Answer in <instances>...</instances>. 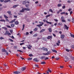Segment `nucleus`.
Segmentation results:
<instances>
[{
  "label": "nucleus",
  "mask_w": 74,
  "mask_h": 74,
  "mask_svg": "<svg viewBox=\"0 0 74 74\" xmlns=\"http://www.w3.org/2000/svg\"><path fill=\"white\" fill-rule=\"evenodd\" d=\"M2 52H5V49H2Z\"/></svg>",
  "instance_id": "obj_37"
},
{
  "label": "nucleus",
  "mask_w": 74,
  "mask_h": 74,
  "mask_svg": "<svg viewBox=\"0 0 74 74\" xmlns=\"http://www.w3.org/2000/svg\"><path fill=\"white\" fill-rule=\"evenodd\" d=\"M29 56H30V57H32L33 56V55L32 54H30L29 55Z\"/></svg>",
  "instance_id": "obj_22"
},
{
  "label": "nucleus",
  "mask_w": 74,
  "mask_h": 74,
  "mask_svg": "<svg viewBox=\"0 0 74 74\" xmlns=\"http://www.w3.org/2000/svg\"><path fill=\"white\" fill-rule=\"evenodd\" d=\"M14 18H17V16H16L14 15Z\"/></svg>",
  "instance_id": "obj_52"
},
{
  "label": "nucleus",
  "mask_w": 74,
  "mask_h": 74,
  "mask_svg": "<svg viewBox=\"0 0 74 74\" xmlns=\"http://www.w3.org/2000/svg\"><path fill=\"white\" fill-rule=\"evenodd\" d=\"M47 39H50V38H52V36H49L48 37H47Z\"/></svg>",
  "instance_id": "obj_13"
},
{
  "label": "nucleus",
  "mask_w": 74,
  "mask_h": 74,
  "mask_svg": "<svg viewBox=\"0 0 74 74\" xmlns=\"http://www.w3.org/2000/svg\"><path fill=\"white\" fill-rule=\"evenodd\" d=\"M70 57H71V58L72 59L74 60V57H72V56H71Z\"/></svg>",
  "instance_id": "obj_49"
},
{
  "label": "nucleus",
  "mask_w": 74,
  "mask_h": 74,
  "mask_svg": "<svg viewBox=\"0 0 74 74\" xmlns=\"http://www.w3.org/2000/svg\"><path fill=\"white\" fill-rule=\"evenodd\" d=\"M18 6H19V5H16L13 6V8H16V7H18Z\"/></svg>",
  "instance_id": "obj_19"
},
{
  "label": "nucleus",
  "mask_w": 74,
  "mask_h": 74,
  "mask_svg": "<svg viewBox=\"0 0 74 74\" xmlns=\"http://www.w3.org/2000/svg\"><path fill=\"white\" fill-rule=\"evenodd\" d=\"M51 51L53 52H55L56 53H57V51H56V50H55L54 49H52Z\"/></svg>",
  "instance_id": "obj_12"
},
{
  "label": "nucleus",
  "mask_w": 74,
  "mask_h": 74,
  "mask_svg": "<svg viewBox=\"0 0 74 74\" xmlns=\"http://www.w3.org/2000/svg\"><path fill=\"white\" fill-rule=\"evenodd\" d=\"M5 3H7L8 2V0H5L4 1Z\"/></svg>",
  "instance_id": "obj_61"
},
{
  "label": "nucleus",
  "mask_w": 74,
  "mask_h": 74,
  "mask_svg": "<svg viewBox=\"0 0 74 74\" xmlns=\"http://www.w3.org/2000/svg\"><path fill=\"white\" fill-rule=\"evenodd\" d=\"M34 60L35 61V62H38L39 60H38L36 58H34Z\"/></svg>",
  "instance_id": "obj_14"
},
{
  "label": "nucleus",
  "mask_w": 74,
  "mask_h": 74,
  "mask_svg": "<svg viewBox=\"0 0 74 74\" xmlns=\"http://www.w3.org/2000/svg\"><path fill=\"white\" fill-rule=\"evenodd\" d=\"M28 60H32V58H29L27 59Z\"/></svg>",
  "instance_id": "obj_29"
},
{
  "label": "nucleus",
  "mask_w": 74,
  "mask_h": 74,
  "mask_svg": "<svg viewBox=\"0 0 74 74\" xmlns=\"http://www.w3.org/2000/svg\"><path fill=\"white\" fill-rule=\"evenodd\" d=\"M65 8V6H63V7H62V8H63V9H64V8Z\"/></svg>",
  "instance_id": "obj_63"
},
{
  "label": "nucleus",
  "mask_w": 74,
  "mask_h": 74,
  "mask_svg": "<svg viewBox=\"0 0 74 74\" xmlns=\"http://www.w3.org/2000/svg\"><path fill=\"white\" fill-rule=\"evenodd\" d=\"M42 50H43V51H47H47H48V49H47V48H46L43 47L42 48Z\"/></svg>",
  "instance_id": "obj_4"
},
{
  "label": "nucleus",
  "mask_w": 74,
  "mask_h": 74,
  "mask_svg": "<svg viewBox=\"0 0 74 74\" xmlns=\"http://www.w3.org/2000/svg\"><path fill=\"white\" fill-rule=\"evenodd\" d=\"M58 7H61L62 6V4H59L58 5Z\"/></svg>",
  "instance_id": "obj_33"
},
{
  "label": "nucleus",
  "mask_w": 74,
  "mask_h": 74,
  "mask_svg": "<svg viewBox=\"0 0 74 74\" xmlns=\"http://www.w3.org/2000/svg\"><path fill=\"white\" fill-rule=\"evenodd\" d=\"M28 49H31V48L32 47V46L30 45H29L28 46H27Z\"/></svg>",
  "instance_id": "obj_5"
},
{
  "label": "nucleus",
  "mask_w": 74,
  "mask_h": 74,
  "mask_svg": "<svg viewBox=\"0 0 74 74\" xmlns=\"http://www.w3.org/2000/svg\"><path fill=\"white\" fill-rule=\"evenodd\" d=\"M46 22L47 23H49V24H50V25L52 24V22H49L48 21H46Z\"/></svg>",
  "instance_id": "obj_21"
},
{
  "label": "nucleus",
  "mask_w": 74,
  "mask_h": 74,
  "mask_svg": "<svg viewBox=\"0 0 74 74\" xmlns=\"http://www.w3.org/2000/svg\"><path fill=\"white\" fill-rule=\"evenodd\" d=\"M1 2H3L4 1V0H0Z\"/></svg>",
  "instance_id": "obj_64"
},
{
  "label": "nucleus",
  "mask_w": 74,
  "mask_h": 74,
  "mask_svg": "<svg viewBox=\"0 0 74 74\" xmlns=\"http://www.w3.org/2000/svg\"><path fill=\"white\" fill-rule=\"evenodd\" d=\"M65 60H69V58H67V57H66L65 58Z\"/></svg>",
  "instance_id": "obj_30"
},
{
  "label": "nucleus",
  "mask_w": 74,
  "mask_h": 74,
  "mask_svg": "<svg viewBox=\"0 0 74 74\" xmlns=\"http://www.w3.org/2000/svg\"><path fill=\"white\" fill-rule=\"evenodd\" d=\"M70 36L71 37H73V38H74V35H73L72 34H70Z\"/></svg>",
  "instance_id": "obj_27"
},
{
  "label": "nucleus",
  "mask_w": 74,
  "mask_h": 74,
  "mask_svg": "<svg viewBox=\"0 0 74 74\" xmlns=\"http://www.w3.org/2000/svg\"><path fill=\"white\" fill-rule=\"evenodd\" d=\"M49 32H52V29H51V28H49Z\"/></svg>",
  "instance_id": "obj_28"
},
{
  "label": "nucleus",
  "mask_w": 74,
  "mask_h": 74,
  "mask_svg": "<svg viewBox=\"0 0 74 74\" xmlns=\"http://www.w3.org/2000/svg\"><path fill=\"white\" fill-rule=\"evenodd\" d=\"M49 11L50 12H52V13L53 12V11L51 9H50L49 10Z\"/></svg>",
  "instance_id": "obj_35"
},
{
  "label": "nucleus",
  "mask_w": 74,
  "mask_h": 74,
  "mask_svg": "<svg viewBox=\"0 0 74 74\" xmlns=\"http://www.w3.org/2000/svg\"><path fill=\"white\" fill-rule=\"evenodd\" d=\"M50 54V53L48 51L47 52V53H46V55H49V54Z\"/></svg>",
  "instance_id": "obj_36"
},
{
  "label": "nucleus",
  "mask_w": 74,
  "mask_h": 74,
  "mask_svg": "<svg viewBox=\"0 0 74 74\" xmlns=\"http://www.w3.org/2000/svg\"><path fill=\"white\" fill-rule=\"evenodd\" d=\"M2 28L3 29H5V30H7V29L5 27H3Z\"/></svg>",
  "instance_id": "obj_46"
},
{
  "label": "nucleus",
  "mask_w": 74,
  "mask_h": 74,
  "mask_svg": "<svg viewBox=\"0 0 74 74\" xmlns=\"http://www.w3.org/2000/svg\"><path fill=\"white\" fill-rule=\"evenodd\" d=\"M39 23H40V25H37V26H38V27H40V26H42V25H43L44 23H42L41 22H39Z\"/></svg>",
  "instance_id": "obj_2"
},
{
  "label": "nucleus",
  "mask_w": 74,
  "mask_h": 74,
  "mask_svg": "<svg viewBox=\"0 0 74 74\" xmlns=\"http://www.w3.org/2000/svg\"><path fill=\"white\" fill-rule=\"evenodd\" d=\"M7 54V55H8V54H9L8 53V52H7V51H5V52Z\"/></svg>",
  "instance_id": "obj_40"
},
{
  "label": "nucleus",
  "mask_w": 74,
  "mask_h": 74,
  "mask_svg": "<svg viewBox=\"0 0 74 74\" xmlns=\"http://www.w3.org/2000/svg\"><path fill=\"white\" fill-rule=\"evenodd\" d=\"M43 55H47V53H43Z\"/></svg>",
  "instance_id": "obj_60"
},
{
  "label": "nucleus",
  "mask_w": 74,
  "mask_h": 74,
  "mask_svg": "<svg viewBox=\"0 0 74 74\" xmlns=\"http://www.w3.org/2000/svg\"><path fill=\"white\" fill-rule=\"evenodd\" d=\"M61 21L62 22H66V20L64 19V17L62 16L61 18Z\"/></svg>",
  "instance_id": "obj_3"
},
{
  "label": "nucleus",
  "mask_w": 74,
  "mask_h": 74,
  "mask_svg": "<svg viewBox=\"0 0 74 74\" xmlns=\"http://www.w3.org/2000/svg\"><path fill=\"white\" fill-rule=\"evenodd\" d=\"M54 21H55L56 22H58V20L57 19H55Z\"/></svg>",
  "instance_id": "obj_51"
},
{
  "label": "nucleus",
  "mask_w": 74,
  "mask_h": 74,
  "mask_svg": "<svg viewBox=\"0 0 74 74\" xmlns=\"http://www.w3.org/2000/svg\"><path fill=\"white\" fill-rule=\"evenodd\" d=\"M66 52H69L70 51V50L68 49H66Z\"/></svg>",
  "instance_id": "obj_31"
},
{
  "label": "nucleus",
  "mask_w": 74,
  "mask_h": 74,
  "mask_svg": "<svg viewBox=\"0 0 74 74\" xmlns=\"http://www.w3.org/2000/svg\"><path fill=\"white\" fill-rule=\"evenodd\" d=\"M25 24H23V28H25Z\"/></svg>",
  "instance_id": "obj_59"
},
{
  "label": "nucleus",
  "mask_w": 74,
  "mask_h": 74,
  "mask_svg": "<svg viewBox=\"0 0 74 74\" xmlns=\"http://www.w3.org/2000/svg\"><path fill=\"white\" fill-rule=\"evenodd\" d=\"M11 26L12 27H14L15 26V25L14 24H11Z\"/></svg>",
  "instance_id": "obj_26"
},
{
  "label": "nucleus",
  "mask_w": 74,
  "mask_h": 74,
  "mask_svg": "<svg viewBox=\"0 0 74 74\" xmlns=\"http://www.w3.org/2000/svg\"><path fill=\"white\" fill-rule=\"evenodd\" d=\"M66 14V12H62L61 13V14Z\"/></svg>",
  "instance_id": "obj_44"
},
{
  "label": "nucleus",
  "mask_w": 74,
  "mask_h": 74,
  "mask_svg": "<svg viewBox=\"0 0 74 74\" xmlns=\"http://www.w3.org/2000/svg\"><path fill=\"white\" fill-rule=\"evenodd\" d=\"M64 27L66 28V30H68L69 29V27H67V26L65 24Z\"/></svg>",
  "instance_id": "obj_7"
},
{
  "label": "nucleus",
  "mask_w": 74,
  "mask_h": 74,
  "mask_svg": "<svg viewBox=\"0 0 74 74\" xmlns=\"http://www.w3.org/2000/svg\"><path fill=\"white\" fill-rule=\"evenodd\" d=\"M6 27H8L9 28H11V27L9 25H6Z\"/></svg>",
  "instance_id": "obj_41"
},
{
  "label": "nucleus",
  "mask_w": 74,
  "mask_h": 74,
  "mask_svg": "<svg viewBox=\"0 0 74 74\" xmlns=\"http://www.w3.org/2000/svg\"><path fill=\"white\" fill-rule=\"evenodd\" d=\"M71 48H74V45H72L71 46Z\"/></svg>",
  "instance_id": "obj_54"
},
{
  "label": "nucleus",
  "mask_w": 74,
  "mask_h": 74,
  "mask_svg": "<svg viewBox=\"0 0 74 74\" xmlns=\"http://www.w3.org/2000/svg\"><path fill=\"white\" fill-rule=\"evenodd\" d=\"M9 40H10V41H11L12 42H13V40L11 39H9Z\"/></svg>",
  "instance_id": "obj_48"
},
{
  "label": "nucleus",
  "mask_w": 74,
  "mask_h": 74,
  "mask_svg": "<svg viewBox=\"0 0 74 74\" xmlns=\"http://www.w3.org/2000/svg\"><path fill=\"white\" fill-rule=\"evenodd\" d=\"M19 23V22L18 21H16L15 22V25H18Z\"/></svg>",
  "instance_id": "obj_24"
},
{
  "label": "nucleus",
  "mask_w": 74,
  "mask_h": 74,
  "mask_svg": "<svg viewBox=\"0 0 74 74\" xmlns=\"http://www.w3.org/2000/svg\"><path fill=\"white\" fill-rule=\"evenodd\" d=\"M45 59V57L44 56H42L40 58V59Z\"/></svg>",
  "instance_id": "obj_23"
},
{
  "label": "nucleus",
  "mask_w": 74,
  "mask_h": 74,
  "mask_svg": "<svg viewBox=\"0 0 74 74\" xmlns=\"http://www.w3.org/2000/svg\"><path fill=\"white\" fill-rule=\"evenodd\" d=\"M5 20L6 21H7L8 22L10 21H9V20L8 19H5Z\"/></svg>",
  "instance_id": "obj_56"
},
{
  "label": "nucleus",
  "mask_w": 74,
  "mask_h": 74,
  "mask_svg": "<svg viewBox=\"0 0 74 74\" xmlns=\"http://www.w3.org/2000/svg\"><path fill=\"white\" fill-rule=\"evenodd\" d=\"M60 40H58V43H56V44L57 45H58V46H59V44H60Z\"/></svg>",
  "instance_id": "obj_10"
},
{
  "label": "nucleus",
  "mask_w": 74,
  "mask_h": 74,
  "mask_svg": "<svg viewBox=\"0 0 74 74\" xmlns=\"http://www.w3.org/2000/svg\"><path fill=\"white\" fill-rule=\"evenodd\" d=\"M46 63L45 62L43 61L42 62H41V64H45Z\"/></svg>",
  "instance_id": "obj_18"
},
{
  "label": "nucleus",
  "mask_w": 74,
  "mask_h": 74,
  "mask_svg": "<svg viewBox=\"0 0 74 74\" xmlns=\"http://www.w3.org/2000/svg\"><path fill=\"white\" fill-rule=\"evenodd\" d=\"M15 20H16V19H14L13 20L11 21L10 22H9V23H13V22H15Z\"/></svg>",
  "instance_id": "obj_6"
},
{
  "label": "nucleus",
  "mask_w": 74,
  "mask_h": 74,
  "mask_svg": "<svg viewBox=\"0 0 74 74\" xmlns=\"http://www.w3.org/2000/svg\"><path fill=\"white\" fill-rule=\"evenodd\" d=\"M35 66L36 67H38V65L36 64V65H35Z\"/></svg>",
  "instance_id": "obj_55"
},
{
  "label": "nucleus",
  "mask_w": 74,
  "mask_h": 74,
  "mask_svg": "<svg viewBox=\"0 0 74 74\" xmlns=\"http://www.w3.org/2000/svg\"><path fill=\"white\" fill-rule=\"evenodd\" d=\"M26 69V67H23L21 69L22 71H24Z\"/></svg>",
  "instance_id": "obj_9"
},
{
  "label": "nucleus",
  "mask_w": 74,
  "mask_h": 74,
  "mask_svg": "<svg viewBox=\"0 0 74 74\" xmlns=\"http://www.w3.org/2000/svg\"><path fill=\"white\" fill-rule=\"evenodd\" d=\"M23 44H24V42H23L22 43H21L20 44V45H23Z\"/></svg>",
  "instance_id": "obj_53"
},
{
  "label": "nucleus",
  "mask_w": 74,
  "mask_h": 74,
  "mask_svg": "<svg viewBox=\"0 0 74 74\" xmlns=\"http://www.w3.org/2000/svg\"><path fill=\"white\" fill-rule=\"evenodd\" d=\"M67 21H69V22H71V20L70 19H68Z\"/></svg>",
  "instance_id": "obj_62"
},
{
  "label": "nucleus",
  "mask_w": 74,
  "mask_h": 74,
  "mask_svg": "<svg viewBox=\"0 0 74 74\" xmlns=\"http://www.w3.org/2000/svg\"><path fill=\"white\" fill-rule=\"evenodd\" d=\"M3 16L5 18H8V17L5 14H4Z\"/></svg>",
  "instance_id": "obj_25"
},
{
  "label": "nucleus",
  "mask_w": 74,
  "mask_h": 74,
  "mask_svg": "<svg viewBox=\"0 0 74 74\" xmlns=\"http://www.w3.org/2000/svg\"><path fill=\"white\" fill-rule=\"evenodd\" d=\"M72 9L71 8H70L69 10H68L69 11H71Z\"/></svg>",
  "instance_id": "obj_47"
},
{
  "label": "nucleus",
  "mask_w": 74,
  "mask_h": 74,
  "mask_svg": "<svg viewBox=\"0 0 74 74\" xmlns=\"http://www.w3.org/2000/svg\"><path fill=\"white\" fill-rule=\"evenodd\" d=\"M72 23H74V18L72 19Z\"/></svg>",
  "instance_id": "obj_45"
},
{
  "label": "nucleus",
  "mask_w": 74,
  "mask_h": 74,
  "mask_svg": "<svg viewBox=\"0 0 74 74\" xmlns=\"http://www.w3.org/2000/svg\"><path fill=\"white\" fill-rule=\"evenodd\" d=\"M11 12L10 11H8L7 12V13H8V14H9V15H11Z\"/></svg>",
  "instance_id": "obj_17"
},
{
  "label": "nucleus",
  "mask_w": 74,
  "mask_h": 74,
  "mask_svg": "<svg viewBox=\"0 0 74 74\" xmlns=\"http://www.w3.org/2000/svg\"><path fill=\"white\" fill-rule=\"evenodd\" d=\"M64 37V35H61V38H62V39H63V38Z\"/></svg>",
  "instance_id": "obj_16"
},
{
  "label": "nucleus",
  "mask_w": 74,
  "mask_h": 74,
  "mask_svg": "<svg viewBox=\"0 0 74 74\" xmlns=\"http://www.w3.org/2000/svg\"><path fill=\"white\" fill-rule=\"evenodd\" d=\"M8 36H11V33H8Z\"/></svg>",
  "instance_id": "obj_57"
},
{
  "label": "nucleus",
  "mask_w": 74,
  "mask_h": 74,
  "mask_svg": "<svg viewBox=\"0 0 74 74\" xmlns=\"http://www.w3.org/2000/svg\"><path fill=\"white\" fill-rule=\"evenodd\" d=\"M9 33V32H8V31H6L5 33V35H8V34Z\"/></svg>",
  "instance_id": "obj_15"
},
{
  "label": "nucleus",
  "mask_w": 74,
  "mask_h": 74,
  "mask_svg": "<svg viewBox=\"0 0 74 74\" xmlns=\"http://www.w3.org/2000/svg\"><path fill=\"white\" fill-rule=\"evenodd\" d=\"M4 38L2 37H0V40H4Z\"/></svg>",
  "instance_id": "obj_39"
},
{
  "label": "nucleus",
  "mask_w": 74,
  "mask_h": 74,
  "mask_svg": "<svg viewBox=\"0 0 74 74\" xmlns=\"http://www.w3.org/2000/svg\"><path fill=\"white\" fill-rule=\"evenodd\" d=\"M37 30V28H35L34 29V32H36Z\"/></svg>",
  "instance_id": "obj_34"
},
{
  "label": "nucleus",
  "mask_w": 74,
  "mask_h": 74,
  "mask_svg": "<svg viewBox=\"0 0 74 74\" xmlns=\"http://www.w3.org/2000/svg\"><path fill=\"white\" fill-rule=\"evenodd\" d=\"M31 10L30 9H29L28 8H24L23 9H22V10H20V12H24V11H30Z\"/></svg>",
  "instance_id": "obj_1"
},
{
  "label": "nucleus",
  "mask_w": 74,
  "mask_h": 74,
  "mask_svg": "<svg viewBox=\"0 0 74 74\" xmlns=\"http://www.w3.org/2000/svg\"><path fill=\"white\" fill-rule=\"evenodd\" d=\"M48 71H49V72H50V73H51V72H52V71H51V70H50V69H48Z\"/></svg>",
  "instance_id": "obj_43"
},
{
  "label": "nucleus",
  "mask_w": 74,
  "mask_h": 74,
  "mask_svg": "<svg viewBox=\"0 0 74 74\" xmlns=\"http://www.w3.org/2000/svg\"><path fill=\"white\" fill-rule=\"evenodd\" d=\"M47 59H49V58L48 57H46L45 58V60H47Z\"/></svg>",
  "instance_id": "obj_42"
},
{
  "label": "nucleus",
  "mask_w": 74,
  "mask_h": 74,
  "mask_svg": "<svg viewBox=\"0 0 74 74\" xmlns=\"http://www.w3.org/2000/svg\"><path fill=\"white\" fill-rule=\"evenodd\" d=\"M72 14H73V11H71L70 12V14L71 15Z\"/></svg>",
  "instance_id": "obj_58"
},
{
  "label": "nucleus",
  "mask_w": 74,
  "mask_h": 74,
  "mask_svg": "<svg viewBox=\"0 0 74 74\" xmlns=\"http://www.w3.org/2000/svg\"><path fill=\"white\" fill-rule=\"evenodd\" d=\"M29 6V4L25 5V7H27V8H28Z\"/></svg>",
  "instance_id": "obj_32"
},
{
  "label": "nucleus",
  "mask_w": 74,
  "mask_h": 74,
  "mask_svg": "<svg viewBox=\"0 0 74 74\" xmlns=\"http://www.w3.org/2000/svg\"><path fill=\"white\" fill-rule=\"evenodd\" d=\"M27 1H25L23 2V4H25L27 3Z\"/></svg>",
  "instance_id": "obj_11"
},
{
  "label": "nucleus",
  "mask_w": 74,
  "mask_h": 74,
  "mask_svg": "<svg viewBox=\"0 0 74 74\" xmlns=\"http://www.w3.org/2000/svg\"><path fill=\"white\" fill-rule=\"evenodd\" d=\"M0 22H5V20L3 19H1L0 20Z\"/></svg>",
  "instance_id": "obj_20"
},
{
  "label": "nucleus",
  "mask_w": 74,
  "mask_h": 74,
  "mask_svg": "<svg viewBox=\"0 0 74 74\" xmlns=\"http://www.w3.org/2000/svg\"><path fill=\"white\" fill-rule=\"evenodd\" d=\"M45 30V29H43L41 30L40 31V33H42V32H44Z\"/></svg>",
  "instance_id": "obj_8"
},
{
  "label": "nucleus",
  "mask_w": 74,
  "mask_h": 74,
  "mask_svg": "<svg viewBox=\"0 0 74 74\" xmlns=\"http://www.w3.org/2000/svg\"><path fill=\"white\" fill-rule=\"evenodd\" d=\"M42 39L43 40H45V41H46V39H45V38H42Z\"/></svg>",
  "instance_id": "obj_50"
},
{
  "label": "nucleus",
  "mask_w": 74,
  "mask_h": 74,
  "mask_svg": "<svg viewBox=\"0 0 74 74\" xmlns=\"http://www.w3.org/2000/svg\"><path fill=\"white\" fill-rule=\"evenodd\" d=\"M38 35L37 34H35L34 35V37H36Z\"/></svg>",
  "instance_id": "obj_38"
}]
</instances>
